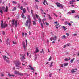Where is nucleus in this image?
Wrapping results in <instances>:
<instances>
[{
  "label": "nucleus",
  "instance_id": "18",
  "mask_svg": "<svg viewBox=\"0 0 79 79\" xmlns=\"http://www.w3.org/2000/svg\"><path fill=\"white\" fill-rule=\"evenodd\" d=\"M53 64V62H52L51 63L50 65V68H52V67Z\"/></svg>",
  "mask_w": 79,
  "mask_h": 79
},
{
  "label": "nucleus",
  "instance_id": "41",
  "mask_svg": "<svg viewBox=\"0 0 79 79\" xmlns=\"http://www.w3.org/2000/svg\"><path fill=\"white\" fill-rule=\"evenodd\" d=\"M73 2L72 1H70V4H73Z\"/></svg>",
  "mask_w": 79,
  "mask_h": 79
},
{
  "label": "nucleus",
  "instance_id": "12",
  "mask_svg": "<svg viewBox=\"0 0 79 79\" xmlns=\"http://www.w3.org/2000/svg\"><path fill=\"white\" fill-rule=\"evenodd\" d=\"M6 44L7 45H10V41H9V39H8V40L6 41Z\"/></svg>",
  "mask_w": 79,
  "mask_h": 79
},
{
  "label": "nucleus",
  "instance_id": "51",
  "mask_svg": "<svg viewBox=\"0 0 79 79\" xmlns=\"http://www.w3.org/2000/svg\"><path fill=\"white\" fill-rule=\"evenodd\" d=\"M72 2H73V3L74 2H76L75 0H72Z\"/></svg>",
  "mask_w": 79,
  "mask_h": 79
},
{
  "label": "nucleus",
  "instance_id": "39",
  "mask_svg": "<svg viewBox=\"0 0 79 79\" xmlns=\"http://www.w3.org/2000/svg\"><path fill=\"white\" fill-rule=\"evenodd\" d=\"M46 24L47 25V26H49V24H48V23L46 22Z\"/></svg>",
  "mask_w": 79,
  "mask_h": 79
},
{
  "label": "nucleus",
  "instance_id": "25",
  "mask_svg": "<svg viewBox=\"0 0 79 79\" xmlns=\"http://www.w3.org/2000/svg\"><path fill=\"white\" fill-rule=\"evenodd\" d=\"M5 9V7H0V11L1 10H4Z\"/></svg>",
  "mask_w": 79,
  "mask_h": 79
},
{
  "label": "nucleus",
  "instance_id": "8",
  "mask_svg": "<svg viewBox=\"0 0 79 79\" xmlns=\"http://www.w3.org/2000/svg\"><path fill=\"white\" fill-rule=\"evenodd\" d=\"M55 4L56 5L57 7H60L61 8H63V6L62 5V4H61L60 3L56 2V3H55Z\"/></svg>",
  "mask_w": 79,
  "mask_h": 79
},
{
  "label": "nucleus",
  "instance_id": "37",
  "mask_svg": "<svg viewBox=\"0 0 79 79\" xmlns=\"http://www.w3.org/2000/svg\"><path fill=\"white\" fill-rule=\"evenodd\" d=\"M41 25L42 27V28H44V26H43V24H42V23H41Z\"/></svg>",
  "mask_w": 79,
  "mask_h": 79
},
{
  "label": "nucleus",
  "instance_id": "28",
  "mask_svg": "<svg viewBox=\"0 0 79 79\" xmlns=\"http://www.w3.org/2000/svg\"><path fill=\"white\" fill-rule=\"evenodd\" d=\"M55 26H56V29H58V27H59V24L56 25H55Z\"/></svg>",
  "mask_w": 79,
  "mask_h": 79
},
{
  "label": "nucleus",
  "instance_id": "19",
  "mask_svg": "<svg viewBox=\"0 0 79 79\" xmlns=\"http://www.w3.org/2000/svg\"><path fill=\"white\" fill-rule=\"evenodd\" d=\"M68 65V63H64V66H67Z\"/></svg>",
  "mask_w": 79,
  "mask_h": 79
},
{
  "label": "nucleus",
  "instance_id": "44",
  "mask_svg": "<svg viewBox=\"0 0 79 79\" xmlns=\"http://www.w3.org/2000/svg\"><path fill=\"white\" fill-rule=\"evenodd\" d=\"M24 35L25 37H26V35H27V33H25Z\"/></svg>",
  "mask_w": 79,
  "mask_h": 79
},
{
  "label": "nucleus",
  "instance_id": "59",
  "mask_svg": "<svg viewBox=\"0 0 79 79\" xmlns=\"http://www.w3.org/2000/svg\"><path fill=\"white\" fill-rule=\"evenodd\" d=\"M49 76L50 77H52V74L51 73V74H49Z\"/></svg>",
  "mask_w": 79,
  "mask_h": 79
},
{
  "label": "nucleus",
  "instance_id": "9",
  "mask_svg": "<svg viewBox=\"0 0 79 79\" xmlns=\"http://www.w3.org/2000/svg\"><path fill=\"white\" fill-rule=\"evenodd\" d=\"M14 74H19V75H20L21 76H23V73H19L18 71L14 72Z\"/></svg>",
  "mask_w": 79,
  "mask_h": 79
},
{
  "label": "nucleus",
  "instance_id": "34",
  "mask_svg": "<svg viewBox=\"0 0 79 79\" xmlns=\"http://www.w3.org/2000/svg\"><path fill=\"white\" fill-rule=\"evenodd\" d=\"M48 16L49 19H52V18L50 17V15H48Z\"/></svg>",
  "mask_w": 79,
  "mask_h": 79
},
{
  "label": "nucleus",
  "instance_id": "13",
  "mask_svg": "<svg viewBox=\"0 0 79 79\" xmlns=\"http://www.w3.org/2000/svg\"><path fill=\"white\" fill-rule=\"evenodd\" d=\"M39 52V48L36 47V50H35V53H38Z\"/></svg>",
  "mask_w": 79,
  "mask_h": 79
},
{
  "label": "nucleus",
  "instance_id": "35",
  "mask_svg": "<svg viewBox=\"0 0 79 79\" xmlns=\"http://www.w3.org/2000/svg\"><path fill=\"white\" fill-rule=\"evenodd\" d=\"M51 60H52V57L50 56V58H49V59H48L49 61H51Z\"/></svg>",
  "mask_w": 79,
  "mask_h": 79
},
{
  "label": "nucleus",
  "instance_id": "50",
  "mask_svg": "<svg viewBox=\"0 0 79 79\" xmlns=\"http://www.w3.org/2000/svg\"><path fill=\"white\" fill-rule=\"evenodd\" d=\"M68 24L69 25V26H71V24L70 23H68Z\"/></svg>",
  "mask_w": 79,
  "mask_h": 79
},
{
  "label": "nucleus",
  "instance_id": "3",
  "mask_svg": "<svg viewBox=\"0 0 79 79\" xmlns=\"http://www.w3.org/2000/svg\"><path fill=\"white\" fill-rule=\"evenodd\" d=\"M26 46L25 45V42H23L22 43V45L23 46V47L24 48V50L25 51L26 50V47H27V40H26Z\"/></svg>",
  "mask_w": 79,
  "mask_h": 79
},
{
  "label": "nucleus",
  "instance_id": "42",
  "mask_svg": "<svg viewBox=\"0 0 79 79\" xmlns=\"http://www.w3.org/2000/svg\"><path fill=\"white\" fill-rule=\"evenodd\" d=\"M23 6H21L20 7V9L21 10H23Z\"/></svg>",
  "mask_w": 79,
  "mask_h": 79
},
{
  "label": "nucleus",
  "instance_id": "24",
  "mask_svg": "<svg viewBox=\"0 0 79 79\" xmlns=\"http://www.w3.org/2000/svg\"><path fill=\"white\" fill-rule=\"evenodd\" d=\"M23 13H25L26 12V8H24L23 9Z\"/></svg>",
  "mask_w": 79,
  "mask_h": 79
},
{
  "label": "nucleus",
  "instance_id": "54",
  "mask_svg": "<svg viewBox=\"0 0 79 79\" xmlns=\"http://www.w3.org/2000/svg\"><path fill=\"white\" fill-rule=\"evenodd\" d=\"M66 45H65L63 47V48H66Z\"/></svg>",
  "mask_w": 79,
  "mask_h": 79
},
{
  "label": "nucleus",
  "instance_id": "27",
  "mask_svg": "<svg viewBox=\"0 0 79 79\" xmlns=\"http://www.w3.org/2000/svg\"><path fill=\"white\" fill-rule=\"evenodd\" d=\"M12 3L13 4H17V2H16L15 1H12Z\"/></svg>",
  "mask_w": 79,
  "mask_h": 79
},
{
  "label": "nucleus",
  "instance_id": "47",
  "mask_svg": "<svg viewBox=\"0 0 79 79\" xmlns=\"http://www.w3.org/2000/svg\"><path fill=\"white\" fill-rule=\"evenodd\" d=\"M2 10H0V13H3V11H2Z\"/></svg>",
  "mask_w": 79,
  "mask_h": 79
},
{
  "label": "nucleus",
  "instance_id": "21",
  "mask_svg": "<svg viewBox=\"0 0 79 79\" xmlns=\"http://www.w3.org/2000/svg\"><path fill=\"white\" fill-rule=\"evenodd\" d=\"M74 60H75L74 58H73L72 59H71L70 61V63H73V61H74Z\"/></svg>",
  "mask_w": 79,
  "mask_h": 79
},
{
  "label": "nucleus",
  "instance_id": "64",
  "mask_svg": "<svg viewBox=\"0 0 79 79\" xmlns=\"http://www.w3.org/2000/svg\"><path fill=\"white\" fill-rule=\"evenodd\" d=\"M2 2V0H0V3H1Z\"/></svg>",
  "mask_w": 79,
  "mask_h": 79
},
{
  "label": "nucleus",
  "instance_id": "7",
  "mask_svg": "<svg viewBox=\"0 0 79 79\" xmlns=\"http://www.w3.org/2000/svg\"><path fill=\"white\" fill-rule=\"evenodd\" d=\"M14 21L15 20H12V23L13 25H14L15 27H17V25H18V21H15L14 23Z\"/></svg>",
  "mask_w": 79,
  "mask_h": 79
},
{
  "label": "nucleus",
  "instance_id": "20",
  "mask_svg": "<svg viewBox=\"0 0 79 79\" xmlns=\"http://www.w3.org/2000/svg\"><path fill=\"white\" fill-rule=\"evenodd\" d=\"M43 3L44 5H45V3H47V1L46 0H44V2H43Z\"/></svg>",
  "mask_w": 79,
  "mask_h": 79
},
{
  "label": "nucleus",
  "instance_id": "22",
  "mask_svg": "<svg viewBox=\"0 0 79 79\" xmlns=\"http://www.w3.org/2000/svg\"><path fill=\"white\" fill-rule=\"evenodd\" d=\"M71 73H75V72H76V71H75V69H73L71 70Z\"/></svg>",
  "mask_w": 79,
  "mask_h": 79
},
{
  "label": "nucleus",
  "instance_id": "10",
  "mask_svg": "<svg viewBox=\"0 0 79 79\" xmlns=\"http://www.w3.org/2000/svg\"><path fill=\"white\" fill-rule=\"evenodd\" d=\"M36 17L37 19H38L39 20V22L40 23V21H41V19H40V17H39V15H37V14H36Z\"/></svg>",
  "mask_w": 79,
  "mask_h": 79
},
{
  "label": "nucleus",
  "instance_id": "46",
  "mask_svg": "<svg viewBox=\"0 0 79 79\" xmlns=\"http://www.w3.org/2000/svg\"><path fill=\"white\" fill-rule=\"evenodd\" d=\"M24 33H22V36L23 37H24Z\"/></svg>",
  "mask_w": 79,
  "mask_h": 79
},
{
  "label": "nucleus",
  "instance_id": "11",
  "mask_svg": "<svg viewBox=\"0 0 79 79\" xmlns=\"http://www.w3.org/2000/svg\"><path fill=\"white\" fill-rule=\"evenodd\" d=\"M70 11L71 12H69L67 13V14H68L69 13V14H71V13H75V10H71Z\"/></svg>",
  "mask_w": 79,
  "mask_h": 79
},
{
  "label": "nucleus",
  "instance_id": "32",
  "mask_svg": "<svg viewBox=\"0 0 79 79\" xmlns=\"http://www.w3.org/2000/svg\"><path fill=\"white\" fill-rule=\"evenodd\" d=\"M62 39H66V36L65 35H63L62 37Z\"/></svg>",
  "mask_w": 79,
  "mask_h": 79
},
{
  "label": "nucleus",
  "instance_id": "63",
  "mask_svg": "<svg viewBox=\"0 0 79 79\" xmlns=\"http://www.w3.org/2000/svg\"><path fill=\"white\" fill-rule=\"evenodd\" d=\"M22 66H24V65H25V64H24L23 63H22Z\"/></svg>",
  "mask_w": 79,
  "mask_h": 79
},
{
  "label": "nucleus",
  "instance_id": "29",
  "mask_svg": "<svg viewBox=\"0 0 79 79\" xmlns=\"http://www.w3.org/2000/svg\"><path fill=\"white\" fill-rule=\"evenodd\" d=\"M33 25L35 26L36 25V23L35 21H33Z\"/></svg>",
  "mask_w": 79,
  "mask_h": 79
},
{
  "label": "nucleus",
  "instance_id": "55",
  "mask_svg": "<svg viewBox=\"0 0 79 79\" xmlns=\"http://www.w3.org/2000/svg\"><path fill=\"white\" fill-rule=\"evenodd\" d=\"M54 24H58V22H55Z\"/></svg>",
  "mask_w": 79,
  "mask_h": 79
},
{
  "label": "nucleus",
  "instance_id": "49",
  "mask_svg": "<svg viewBox=\"0 0 79 79\" xmlns=\"http://www.w3.org/2000/svg\"><path fill=\"white\" fill-rule=\"evenodd\" d=\"M67 46H69V45H70V44L69 43H68L67 44Z\"/></svg>",
  "mask_w": 79,
  "mask_h": 79
},
{
  "label": "nucleus",
  "instance_id": "26",
  "mask_svg": "<svg viewBox=\"0 0 79 79\" xmlns=\"http://www.w3.org/2000/svg\"><path fill=\"white\" fill-rule=\"evenodd\" d=\"M62 28H63V29L64 30V31H66V27H65V26H63Z\"/></svg>",
  "mask_w": 79,
  "mask_h": 79
},
{
  "label": "nucleus",
  "instance_id": "15",
  "mask_svg": "<svg viewBox=\"0 0 79 79\" xmlns=\"http://www.w3.org/2000/svg\"><path fill=\"white\" fill-rule=\"evenodd\" d=\"M56 40L53 37H51L50 38V40H51V41H52V40Z\"/></svg>",
  "mask_w": 79,
  "mask_h": 79
},
{
  "label": "nucleus",
  "instance_id": "58",
  "mask_svg": "<svg viewBox=\"0 0 79 79\" xmlns=\"http://www.w3.org/2000/svg\"><path fill=\"white\" fill-rule=\"evenodd\" d=\"M13 70H15V67H13Z\"/></svg>",
  "mask_w": 79,
  "mask_h": 79
},
{
  "label": "nucleus",
  "instance_id": "36",
  "mask_svg": "<svg viewBox=\"0 0 79 79\" xmlns=\"http://www.w3.org/2000/svg\"><path fill=\"white\" fill-rule=\"evenodd\" d=\"M64 60L65 61H68V58H66Z\"/></svg>",
  "mask_w": 79,
  "mask_h": 79
},
{
  "label": "nucleus",
  "instance_id": "57",
  "mask_svg": "<svg viewBox=\"0 0 79 79\" xmlns=\"http://www.w3.org/2000/svg\"><path fill=\"white\" fill-rule=\"evenodd\" d=\"M49 63V62H47V63H46L45 64H48Z\"/></svg>",
  "mask_w": 79,
  "mask_h": 79
},
{
  "label": "nucleus",
  "instance_id": "33",
  "mask_svg": "<svg viewBox=\"0 0 79 79\" xmlns=\"http://www.w3.org/2000/svg\"><path fill=\"white\" fill-rule=\"evenodd\" d=\"M13 43L14 45H15V44H16V41H13Z\"/></svg>",
  "mask_w": 79,
  "mask_h": 79
},
{
  "label": "nucleus",
  "instance_id": "23",
  "mask_svg": "<svg viewBox=\"0 0 79 79\" xmlns=\"http://www.w3.org/2000/svg\"><path fill=\"white\" fill-rule=\"evenodd\" d=\"M8 75L10 77H11V76H13V77H14L15 76L13 75H11V74H10V73H9L8 74Z\"/></svg>",
  "mask_w": 79,
  "mask_h": 79
},
{
  "label": "nucleus",
  "instance_id": "40",
  "mask_svg": "<svg viewBox=\"0 0 79 79\" xmlns=\"http://www.w3.org/2000/svg\"><path fill=\"white\" fill-rule=\"evenodd\" d=\"M16 10V8L14 7L13 9V11H15V10Z\"/></svg>",
  "mask_w": 79,
  "mask_h": 79
},
{
  "label": "nucleus",
  "instance_id": "16",
  "mask_svg": "<svg viewBox=\"0 0 79 79\" xmlns=\"http://www.w3.org/2000/svg\"><path fill=\"white\" fill-rule=\"evenodd\" d=\"M21 16L22 18H23L24 19H26V17H24V13H22V14Z\"/></svg>",
  "mask_w": 79,
  "mask_h": 79
},
{
  "label": "nucleus",
  "instance_id": "14",
  "mask_svg": "<svg viewBox=\"0 0 79 79\" xmlns=\"http://www.w3.org/2000/svg\"><path fill=\"white\" fill-rule=\"evenodd\" d=\"M29 68H30L33 71H34V68L33 67H32V66L31 65H29Z\"/></svg>",
  "mask_w": 79,
  "mask_h": 79
},
{
  "label": "nucleus",
  "instance_id": "45",
  "mask_svg": "<svg viewBox=\"0 0 79 79\" xmlns=\"http://www.w3.org/2000/svg\"><path fill=\"white\" fill-rule=\"evenodd\" d=\"M66 35H67V36H68V37L69 35V33H66Z\"/></svg>",
  "mask_w": 79,
  "mask_h": 79
},
{
  "label": "nucleus",
  "instance_id": "62",
  "mask_svg": "<svg viewBox=\"0 0 79 79\" xmlns=\"http://www.w3.org/2000/svg\"><path fill=\"white\" fill-rule=\"evenodd\" d=\"M9 7H10V6H10V3H9Z\"/></svg>",
  "mask_w": 79,
  "mask_h": 79
},
{
  "label": "nucleus",
  "instance_id": "48",
  "mask_svg": "<svg viewBox=\"0 0 79 79\" xmlns=\"http://www.w3.org/2000/svg\"><path fill=\"white\" fill-rule=\"evenodd\" d=\"M27 11H28L29 13V8L28 7H27Z\"/></svg>",
  "mask_w": 79,
  "mask_h": 79
},
{
  "label": "nucleus",
  "instance_id": "17",
  "mask_svg": "<svg viewBox=\"0 0 79 79\" xmlns=\"http://www.w3.org/2000/svg\"><path fill=\"white\" fill-rule=\"evenodd\" d=\"M6 10H5V11H4V12H7V11H8V6H6Z\"/></svg>",
  "mask_w": 79,
  "mask_h": 79
},
{
  "label": "nucleus",
  "instance_id": "43",
  "mask_svg": "<svg viewBox=\"0 0 79 79\" xmlns=\"http://www.w3.org/2000/svg\"><path fill=\"white\" fill-rule=\"evenodd\" d=\"M42 52H44V49H42V51H40V53H42Z\"/></svg>",
  "mask_w": 79,
  "mask_h": 79
},
{
  "label": "nucleus",
  "instance_id": "53",
  "mask_svg": "<svg viewBox=\"0 0 79 79\" xmlns=\"http://www.w3.org/2000/svg\"><path fill=\"white\" fill-rule=\"evenodd\" d=\"M35 8H36V9H38V6H36L35 7Z\"/></svg>",
  "mask_w": 79,
  "mask_h": 79
},
{
  "label": "nucleus",
  "instance_id": "52",
  "mask_svg": "<svg viewBox=\"0 0 79 79\" xmlns=\"http://www.w3.org/2000/svg\"><path fill=\"white\" fill-rule=\"evenodd\" d=\"M35 1L36 2H37V3H39V1H38V0H35Z\"/></svg>",
  "mask_w": 79,
  "mask_h": 79
},
{
  "label": "nucleus",
  "instance_id": "60",
  "mask_svg": "<svg viewBox=\"0 0 79 79\" xmlns=\"http://www.w3.org/2000/svg\"><path fill=\"white\" fill-rule=\"evenodd\" d=\"M2 34H3V35H5V32L3 31Z\"/></svg>",
  "mask_w": 79,
  "mask_h": 79
},
{
  "label": "nucleus",
  "instance_id": "5",
  "mask_svg": "<svg viewBox=\"0 0 79 79\" xmlns=\"http://www.w3.org/2000/svg\"><path fill=\"white\" fill-rule=\"evenodd\" d=\"M1 27H2V28H5V27H6V26H8L7 24H3V21L1 20Z\"/></svg>",
  "mask_w": 79,
  "mask_h": 79
},
{
  "label": "nucleus",
  "instance_id": "31",
  "mask_svg": "<svg viewBox=\"0 0 79 79\" xmlns=\"http://www.w3.org/2000/svg\"><path fill=\"white\" fill-rule=\"evenodd\" d=\"M44 21H46V19H44L42 20L43 24H45V22Z\"/></svg>",
  "mask_w": 79,
  "mask_h": 79
},
{
  "label": "nucleus",
  "instance_id": "6",
  "mask_svg": "<svg viewBox=\"0 0 79 79\" xmlns=\"http://www.w3.org/2000/svg\"><path fill=\"white\" fill-rule=\"evenodd\" d=\"M20 59L21 61H22V62H24V60L26 59V56L25 55H21Z\"/></svg>",
  "mask_w": 79,
  "mask_h": 79
},
{
  "label": "nucleus",
  "instance_id": "1",
  "mask_svg": "<svg viewBox=\"0 0 79 79\" xmlns=\"http://www.w3.org/2000/svg\"><path fill=\"white\" fill-rule=\"evenodd\" d=\"M27 17L28 20H27L26 23H25V25L27 26H28V29H29V28H30V27L31 26V20L30 16L28 15H27Z\"/></svg>",
  "mask_w": 79,
  "mask_h": 79
},
{
  "label": "nucleus",
  "instance_id": "56",
  "mask_svg": "<svg viewBox=\"0 0 79 79\" xmlns=\"http://www.w3.org/2000/svg\"><path fill=\"white\" fill-rule=\"evenodd\" d=\"M77 35L76 34H73L74 36H76Z\"/></svg>",
  "mask_w": 79,
  "mask_h": 79
},
{
  "label": "nucleus",
  "instance_id": "2",
  "mask_svg": "<svg viewBox=\"0 0 79 79\" xmlns=\"http://www.w3.org/2000/svg\"><path fill=\"white\" fill-rule=\"evenodd\" d=\"M14 63L15 64V66L16 67H18L17 68V69H19V67H18V66L19 65H21V63L19 62V61H15L14 62Z\"/></svg>",
  "mask_w": 79,
  "mask_h": 79
},
{
  "label": "nucleus",
  "instance_id": "4",
  "mask_svg": "<svg viewBox=\"0 0 79 79\" xmlns=\"http://www.w3.org/2000/svg\"><path fill=\"white\" fill-rule=\"evenodd\" d=\"M3 59L6 61V62L8 63L10 61V60H9V58L7 57L6 56L3 55L2 56Z\"/></svg>",
  "mask_w": 79,
  "mask_h": 79
},
{
  "label": "nucleus",
  "instance_id": "38",
  "mask_svg": "<svg viewBox=\"0 0 79 79\" xmlns=\"http://www.w3.org/2000/svg\"><path fill=\"white\" fill-rule=\"evenodd\" d=\"M58 37L57 36H54V39H57V38Z\"/></svg>",
  "mask_w": 79,
  "mask_h": 79
},
{
  "label": "nucleus",
  "instance_id": "30",
  "mask_svg": "<svg viewBox=\"0 0 79 79\" xmlns=\"http://www.w3.org/2000/svg\"><path fill=\"white\" fill-rule=\"evenodd\" d=\"M32 16L33 18L34 19L35 21V15H33Z\"/></svg>",
  "mask_w": 79,
  "mask_h": 79
},
{
  "label": "nucleus",
  "instance_id": "61",
  "mask_svg": "<svg viewBox=\"0 0 79 79\" xmlns=\"http://www.w3.org/2000/svg\"><path fill=\"white\" fill-rule=\"evenodd\" d=\"M48 52H49V53H50V50H49V49H48Z\"/></svg>",
  "mask_w": 79,
  "mask_h": 79
}]
</instances>
